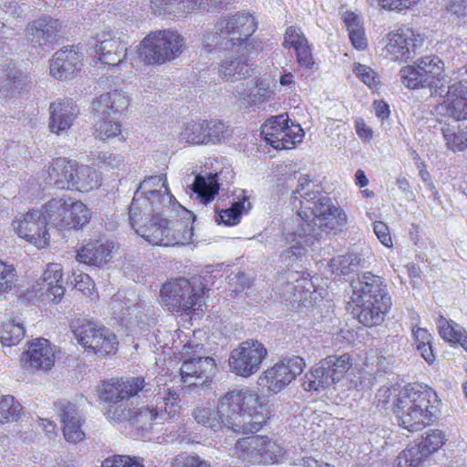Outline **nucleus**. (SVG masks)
<instances>
[{"mask_svg":"<svg viewBox=\"0 0 467 467\" xmlns=\"http://www.w3.org/2000/svg\"><path fill=\"white\" fill-rule=\"evenodd\" d=\"M49 130L57 135L67 130L78 115L76 106L68 99H61L52 102L49 106Z\"/></svg>","mask_w":467,"mask_h":467,"instance_id":"nucleus-23","label":"nucleus"},{"mask_svg":"<svg viewBox=\"0 0 467 467\" xmlns=\"http://www.w3.org/2000/svg\"><path fill=\"white\" fill-rule=\"evenodd\" d=\"M230 413L226 420V430L239 434L259 431L268 419L269 411L264 400L254 391L246 389L229 391Z\"/></svg>","mask_w":467,"mask_h":467,"instance_id":"nucleus-6","label":"nucleus"},{"mask_svg":"<svg viewBox=\"0 0 467 467\" xmlns=\"http://www.w3.org/2000/svg\"><path fill=\"white\" fill-rule=\"evenodd\" d=\"M297 55L298 63L306 68H311L314 65V59L311 53V50L308 47L307 41L306 44L301 45L297 48H296Z\"/></svg>","mask_w":467,"mask_h":467,"instance_id":"nucleus-63","label":"nucleus"},{"mask_svg":"<svg viewBox=\"0 0 467 467\" xmlns=\"http://www.w3.org/2000/svg\"><path fill=\"white\" fill-rule=\"evenodd\" d=\"M62 266L59 264H48L44 271L41 281L37 283L35 288L36 293H40V296L52 302H59L65 293V288L61 284Z\"/></svg>","mask_w":467,"mask_h":467,"instance_id":"nucleus-24","label":"nucleus"},{"mask_svg":"<svg viewBox=\"0 0 467 467\" xmlns=\"http://www.w3.org/2000/svg\"><path fill=\"white\" fill-rule=\"evenodd\" d=\"M352 310L358 321L365 327L380 325L392 306L391 297L383 278L370 272L358 275L351 282Z\"/></svg>","mask_w":467,"mask_h":467,"instance_id":"nucleus-4","label":"nucleus"},{"mask_svg":"<svg viewBox=\"0 0 467 467\" xmlns=\"http://www.w3.org/2000/svg\"><path fill=\"white\" fill-rule=\"evenodd\" d=\"M306 41L300 28L290 26L285 33L283 46L285 48L294 47L296 49L301 45L306 44Z\"/></svg>","mask_w":467,"mask_h":467,"instance_id":"nucleus-59","label":"nucleus"},{"mask_svg":"<svg viewBox=\"0 0 467 467\" xmlns=\"http://www.w3.org/2000/svg\"><path fill=\"white\" fill-rule=\"evenodd\" d=\"M254 17L244 11L223 16L202 37V49L218 56L224 55L218 70L225 80L238 81L250 76L252 66L247 62L241 49L256 30Z\"/></svg>","mask_w":467,"mask_h":467,"instance_id":"nucleus-1","label":"nucleus"},{"mask_svg":"<svg viewBox=\"0 0 467 467\" xmlns=\"http://www.w3.org/2000/svg\"><path fill=\"white\" fill-rule=\"evenodd\" d=\"M81 57L73 47H65L57 51L50 61V75L57 79L66 80L80 69Z\"/></svg>","mask_w":467,"mask_h":467,"instance_id":"nucleus-22","label":"nucleus"},{"mask_svg":"<svg viewBox=\"0 0 467 467\" xmlns=\"http://www.w3.org/2000/svg\"><path fill=\"white\" fill-rule=\"evenodd\" d=\"M445 433L438 429H431L421 434L416 441L427 456L438 451L446 442Z\"/></svg>","mask_w":467,"mask_h":467,"instance_id":"nucleus-43","label":"nucleus"},{"mask_svg":"<svg viewBox=\"0 0 467 467\" xmlns=\"http://www.w3.org/2000/svg\"><path fill=\"white\" fill-rule=\"evenodd\" d=\"M343 21L347 26L349 39L354 47L364 50L368 46V42L361 18L358 15L347 11L343 14Z\"/></svg>","mask_w":467,"mask_h":467,"instance_id":"nucleus-39","label":"nucleus"},{"mask_svg":"<svg viewBox=\"0 0 467 467\" xmlns=\"http://www.w3.org/2000/svg\"><path fill=\"white\" fill-rule=\"evenodd\" d=\"M61 29L57 19L50 16H42L26 26V36L33 47H44L51 45Z\"/></svg>","mask_w":467,"mask_h":467,"instance_id":"nucleus-18","label":"nucleus"},{"mask_svg":"<svg viewBox=\"0 0 467 467\" xmlns=\"http://www.w3.org/2000/svg\"><path fill=\"white\" fill-rule=\"evenodd\" d=\"M229 399L231 400V396L228 391L220 398L217 408H213L209 404L196 406L192 411V416L198 424L213 431L226 429V415L230 413L231 406L235 404L233 400L229 403Z\"/></svg>","mask_w":467,"mask_h":467,"instance_id":"nucleus-14","label":"nucleus"},{"mask_svg":"<svg viewBox=\"0 0 467 467\" xmlns=\"http://www.w3.org/2000/svg\"><path fill=\"white\" fill-rule=\"evenodd\" d=\"M58 414L65 439L73 443L84 440L85 432L82 430V425L85 419L79 409L71 402H64L59 406Z\"/></svg>","mask_w":467,"mask_h":467,"instance_id":"nucleus-21","label":"nucleus"},{"mask_svg":"<svg viewBox=\"0 0 467 467\" xmlns=\"http://www.w3.org/2000/svg\"><path fill=\"white\" fill-rule=\"evenodd\" d=\"M192 190L202 203H208L218 194L219 183L216 173L197 175L192 184Z\"/></svg>","mask_w":467,"mask_h":467,"instance_id":"nucleus-37","label":"nucleus"},{"mask_svg":"<svg viewBox=\"0 0 467 467\" xmlns=\"http://www.w3.org/2000/svg\"><path fill=\"white\" fill-rule=\"evenodd\" d=\"M119 420H128L141 429L150 428L153 423H161L164 419L162 406L148 405L138 410L121 408Z\"/></svg>","mask_w":467,"mask_h":467,"instance_id":"nucleus-25","label":"nucleus"},{"mask_svg":"<svg viewBox=\"0 0 467 467\" xmlns=\"http://www.w3.org/2000/svg\"><path fill=\"white\" fill-rule=\"evenodd\" d=\"M71 327L75 338L85 349L100 357H106L114 350L115 334L106 327L87 318H78Z\"/></svg>","mask_w":467,"mask_h":467,"instance_id":"nucleus-9","label":"nucleus"},{"mask_svg":"<svg viewBox=\"0 0 467 467\" xmlns=\"http://www.w3.org/2000/svg\"><path fill=\"white\" fill-rule=\"evenodd\" d=\"M98 394L104 414L110 420L115 421L117 414V383L114 379L103 382L98 390Z\"/></svg>","mask_w":467,"mask_h":467,"instance_id":"nucleus-38","label":"nucleus"},{"mask_svg":"<svg viewBox=\"0 0 467 467\" xmlns=\"http://www.w3.org/2000/svg\"><path fill=\"white\" fill-rule=\"evenodd\" d=\"M402 84L410 89L428 87V78L417 66L403 67L400 70Z\"/></svg>","mask_w":467,"mask_h":467,"instance_id":"nucleus-51","label":"nucleus"},{"mask_svg":"<svg viewBox=\"0 0 467 467\" xmlns=\"http://www.w3.org/2000/svg\"><path fill=\"white\" fill-rule=\"evenodd\" d=\"M117 99L116 91L105 93L93 103L97 114L95 124V135L101 140H106L116 136L117 117L114 103Z\"/></svg>","mask_w":467,"mask_h":467,"instance_id":"nucleus-13","label":"nucleus"},{"mask_svg":"<svg viewBox=\"0 0 467 467\" xmlns=\"http://www.w3.org/2000/svg\"><path fill=\"white\" fill-rule=\"evenodd\" d=\"M74 161L57 159L47 168L48 183L57 189L71 190Z\"/></svg>","mask_w":467,"mask_h":467,"instance_id":"nucleus-31","label":"nucleus"},{"mask_svg":"<svg viewBox=\"0 0 467 467\" xmlns=\"http://www.w3.org/2000/svg\"><path fill=\"white\" fill-rule=\"evenodd\" d=\"M25 327L15 320L5 322L0 328V341L3 346L11 347L17 345L25 336Z\"/></svg>","mask_w":467,"mask_h":467,"instance_id":"nucleus-48","label":"nucleus"},{"mask_svg":"<svg viewBox=\"0 0 467 467\" xmlns=\"http://www.w3.org/2000/svg\"><path fill=\"white\" fill-rule=\"evenodd\" d=\"M16 268L0 260V294L6 293L12 289L16 280Z\"/></svg>","mask_w":467,"mask_h":467,"instance_id":"nucleus-56","label":"nucleus"},{"mask_svg":"<svg viewBox=\"0 0 467 467\" xmlns=\"http://www.w3.org/2000/svg\"><path fill=\"white\" fill-rule=\"evenodd\" d=\"M373 229L375 234L382 244L387 247H390L392 245V240L387 224L382 222H375L373 223Z\"/></svg>","mask_w":467,"mask_h":467,"instance_id":"nucleus-64","label":"nucleus"},{"mask_svg":"<svg viewBox=\"0 0 467 467\" xmlns=\"http://www.w3.org/2000/svg\"><path fill=\"white\" fill-rule=\"evenodd\" d=\"M427 457L419 443L414 441L399 454L395 467H417Z\"/></svg>","mask_w":467,"mask_h":467,"instance_id":"nucleus-44","label":"nucleus"},{"mask_svg":"<svg viewBox=\"0 0 467 467\" xmlns=\"http://www.w3.org/2000/svg\"><path fill=\"white\" fill-rule=\"evenodd\" d=\"M194 216L179 202L132 225L135 233L152 245H184L192 241Z\"/></svg>","mask_w":467,"mask_h":467,"instance_id":"nucleus-3","label":"nucleus"},{"mask_svg":"<svg viewBox=\"0 0 467 467\" xmlns=\"http://www.w3.org/2000/svg\"><path fill=\"white\" fill-rule=\"evenodd\" d=\"M207 121L188 122L181 132V140L192 144H207Z\"/></svg>","mask_w":467,"mask_h":467,"instance_id":"nucleus-46","label":"nucleus"},{"mask_svg":"<svg viewBox=\"0 0 467 467\" xmlns=\"http://www.w3.org/2000/svg\"><path fill=\"white\" fill-rule=\"evenodd\" d=\"M216 370V363L213 358H190L182 364V380L190 386L202 385L214 377Z\"/></svg>","mask_w":467,"mask_h":467,"instance_id":"nucleus-17","label":"nucleus"},{"mask_svg":"<svg viewBox=\"0 0 467 467\" xmlns=\"http://www.w3.org/2000/svg\"><path fill=\"white\" fill-rule=\"evenodd\" d=\"M416 66L428 78L431 96H442L444 83L439 78L444 70V63L437 56H426L417 60Z\"/></svg>","mask_w":467,"mask_h":467,"instance_id":"nucleus-27","label":"nucleus"},{"mask_svg":"<svg viewBox=\"0 0 467 467\" xmlns=\"http://www.w3.org/2000/svg\"><path fill=\"white\" fill-rule=\"evenodd\" d=\"M448 14L455 16L463 23H467V0H448L445 5Z\"/></svg>","mask_w":467,"mask_h":467,"instance_id":"nucleus-60","label":"nucleus"},{"mask_svg":"<svg viewBox=\"0 0 467 467\" xmlns=\"http://www.w3.org/2000/svg\"><path fill=\"white\" fill-rule=\"evenodd\" d=\"M366 260L355 253L338 255L330 260L331 271L337 275H347L357 271L359 267L366 266Z\"/></svg>","mask_w":467,"mask_h":467,"instance_id":"nucleus-40","label":"nucleus"},{"mask_svg":"<svg viewBox=\"0 0 467 467\" xmlns=\"http://www.w3.org/2000/svg\"><path fill=\"white\" fill-rule=\"evenodd\" d=\"M30 84L28 76L20 70H15L7 76L5 83L1 87L0 92L3 96L13 97L26 90Z\"/></svg>","mask_w":467,"mask_h":467,"instance_id":"nucleus-47","label":"nucleus"},{"mask_svg":"<svg viewBox=\"0 0 467 467\" xmlns=\"http://www.w3.org/2000/svg\"><path fill=\"white\" fill-rule=\"evenodd\" d=\"M244 442L262 463H280L285 459V450L283 445L266 436H252L246 438Z\"/></svg>","mask_w":467,"mask_h":467,"instance_id":"nucleus-20","label":"nucleus"},{"mask_svg":"<svg viewBox=\"0 0 467 467\" xmlns=\"http://www.w3.org/2000/svg\"><path fill=\"white\" fill-rule=\"evenodd\" d=\"M441 132L449 150L452 151H462L467 148V127L459 129L443 126Z\"/></svg>","mask_w":467,"mask_h":467,"instance_id":"nucleus-45","label":"nucleus"},{"mask_svg":"<svg viewBox=\"0 0 467 467\" xmlns=\"http://www.w3.org/2000/svg\"><path fill=\"white\" fill-rule=\"evenodd\" d=\"M111 257L109 245L100 242L88 243L78 251L76 258L79 263L88 265H101Z\"/></svg>","mask_w":467,"mask_h":467,"instance_id":"nucleus-33","label":"nucleus"},{"mask_svg":"<svg viewBox=\"0 0 467 467\" xmlns=\"http://www.w3.org/2000/svg\"><path fill=\"white\" fill-rule=\"evenodd\" d=\"M149 384L145 383L143 378L130 377L126 379L119 381V401L124 399H130L140 392H148L150 389H148Z\"/></svg>","mask_w":467,"mask_h":467,"instance_id":"nucleus-50","label":"nucleus"},{"mask_svg":"<svg viewBox=\"0 0 467 467\" xmlns=\"http://www.w3.org/2000/svg\"><path fill=\"white\" fill-rule=\"evenodd\" d=\"M68 199L69 197L66 195L53 198L41 207L39 211H41L47 224L61 231V224L65 222L63 217L68 210Z\"/></svg>","mask_w":467,"mask_h":467,"instance_id":"nucleus-34","label":"nucleus"},{"mask_svg":"<svg viewBox=\"0 0 467 467\" xmlns=\"http://www.w3.org/2000/svg\"><path fill=\"white\" fill-rule=\"evenodd\" d=\"M12 225L20 238L26 239L37 248H43L49 241L47 224L39 210H31L21 214L13 221Z\"/></svg>","mask_w":467,"mask_h":467,"instance_id":"nucleus-12","label":"nucleus"},{"mask_svg":"<svg viewBox=\"0 0 467 467\" xmlns=\"http://www.w3.org/2000/svg\"><path fill=\"white\" fill-rule=\"evenodd\" d=\"M286 121H290L286 114H280L270 118L263 126L261 130L262 135L265 140L275 149L287 150L290 149V144L285 139V126Z\"/></svg>","mask_w":467,"mask_h":467,"instance_id":"nucleus-28","label":"nucleus"},{"mask_svg":"<svg viewBox=\"0 0 467 467\" xmlns=\"http://www.w3.org/2000/svg\"><path fill=\"white\" fill-rule=\"evenodd\" d=\"M109 38L105 35L99 36V44L96 46V53L99 56L100 64L107 65L114 71L117 67V42L112 36V33H108Z\"/></svg>","mask_w":467,"mask_h":467,"instance_id":"nucleus-41","label":"nucleus"},{"mask_svg":"<svg viewBox=\"0 0 467 467\" xmlns=\"http://www.w3.org/2000/svg\"><path fill=\"white\" fill-rule=\"evenodd\" d=\"M301 207L297 216L302 221L297 234L304 237L306 244H315L325 235L341 232L348 223L344 210L334 205L330 199L319 192H308L302 195Z\"/></svg>","mask_w":467,"mask_h":467,"instance_id":"nucleus-2","label":"nucleus"},{"mask_svg":"<svg viewBox=\"0 0 467 467\" xmlns=\"http://www.w3.org/2000/svg\"><path fill=\"white\" fill-rule=\"evenodd\" d=\"M67 204L68 210L63 217L65 222L61 224V231L81 227L89 222L91 212L82 202H75L69 197Z\"/></svg>","mask_w":467,"mask_h":467,"instance_id":"nucleus-36","label":"nucleus"},{"mask_svg":"<svg viewBox=\"0 0 467 467\" xmlns=\"http://www.w3.org/2000/svg\"><path fill=\"white\" fill-rule=\"evenodd\" d=\"M185 39L171 30L150 32L140 43V55L149 65L164 64L178 57L183 51Z\"/></svg>","mask_w":467,"mask_h":467,"instance_id":"nucleus-8","label":"nucleus"},{"mask_svg":"<svg viewBox=\"0 0 467 467\" xmlns=\"http://www.w3.org/2000/svg\"><path fill=\"white\" fill-rule=\"evenodd\" d=\"M171 467H211V464L199 456H185L174 459Z\"/></svg>","mask_w":467,"mask_h":467,"instance_id":"nucleus-62","label":"nucleus"},{"mask_svg":"<svg viewBox=\"0 0 467 467\" xmlns=\"http://www.w3.org/2000/svg\"><path fill=\"white\" fill-rule=\"evenodd\" d=\"M332 384H336L335 378L321 360L317 367L306 373L302 386L306 391H321Z\"/></svg>","mask_w":467,"mask_h":467,"instance_id":"nucleus-35","label":"nucleus"},{"mask_svg":"<svg viewBox=\"0 0 467 467\" xmlns=\"http://www.w3.org/2000/svg\"><path fill=\"white\" fill-rule=\"evenodd\" d=\"M397 416L400 425L410 431H415L431 423L432 412L420 410L418 408L409 409L397 406Z\"/></svg>","mask_w":467,"mask_h":467,"instance_id":"nucleus-32","label":"nucleus"},{"mask_svg":"<svg viewBox=\"0 0 467 467\" xmlns=\"http://www.w3.org/2000/svg\"><path fill=\"white\" fill-rule=\"evenodd\" d=\"M285 139H288L287 141L290 144V149L294 148L296 143L302 141L305 132L303 129L298 124H294L291 120L286 121V125L285 126Z\"/></svg>","mask_w":467,"mask_h":467,"instance_id":"nucleus-61","label":"nucleus"},{"mask_svg":"<svg viewBox=\"0 0 467 467\" xmlns=\"http://www.w3.org/2000/svg\"><path fill=\"white\" fill-rule=\"evenodd\" d=\"M436 324L440 336L448 342L456 343V341H460L465 331L459 324L446 319L441 315L439 316Z\"/></svg>","mask_w":467,"mask_h":467,"instance_id":"nucleus-52","label":"nucleus"},{"mask_svg":"<svg viewBox=\"0 0 467 467\" xmlns=\"http://www.w3.org/2000/svg\"><path fill=\"white\" fill-rule=\"evenodd\" d=\"M22 410L19 402L10 395L0 397V423L16 420Z\"/></svg>","mask_w":467,"mask_h":467,"instance_id":"nucleus-53","label":"nucleus"},{"mask_svg":"<svg viewBox=\"0 0 467 467\" xmlns=\"http://www.w3.org/2000/svg\"><path fill=\"white\" fill-rule=\"evenodd\" d=\"M178 202L171 193L165 174L145 177L140 182L134 193L128 221L130 226L148 221L149 217L159 213L166 212L177 205Z\"/></svg>","mask_w":467,"mask_h":467,"instance_id":"nucleus-5","label":"nucleus"},{"mask_svg":"<svg viewBox=\"0 0 467 467\" xmlns=\"http://www.w3.org/2000/svg\"><path fill=\"white\" fill-rule=\"evenodd\" d=\"M431 398H436V393L432 389L418 383L410 384L400 392L397 406L431 411Z\"/></svg>","mask_w":467,"mask_h":467,"instance_id":"nucleus-26","label":"nucleus"},{"mask_svg":"<svg viewBox=\"0 0 467 467\" xmlns=\"http://www.w3.org/2000/svg\"><path fill=\"white\" fill-rule=\"evenodd\" d=\"M231 136L230 130L222 121H207L206 139L207 144L220 143Z\"/></svg>","mask_w":467,"mask_h":467,"instance_id":"nucleus-55","label":"nucleus"},{"mask_svg":"<svg viewBox=\"0 0 467 467\" xmlns=\"http://www.w3.org/2000/svg\"><path fill=\"white\" fill-rule=\"evenodd\" d=\"M20 361L27 370H48L55 363V353L48 340L36 338L28 344Z\"/></svg>","mask_w":467,"mask_h":467,"instance_id":"nucleus-16","label":"nucleus"},{"mask_svg":"<svg viewBox=\"0 0 467 467\" xmlns=\"http://www.w3.org/2000/svg\"><path fill=\"white\" fill-rule=\"evenodd\" d=\"M101 184L99 173L88 165H80L74 161L71 190L90 192Z\"/></svg>","mask_w":467,"mask_h":467,"instance_id":"nucleus-30","label":"nucleus"},{"mask_svg":"<svg viewBox=\"0 0 467 467\" xmlns=\"http://www.w3.org/2000/svg\"><path fill=\"white\" fill-rule=\"evenodd\" d=\"M266 356L267 349L261 342L246 340L231 352L229 367L232 372L246 378L259 370Z\"/></svg>","mask_w":467,"mask_h":467,"instance_id":"nucleus-10","label":"nucleus"},{"mask_svg":"<svg viewBox=\"0 0 467 467\" xmlns=\"http://www.w3.org/2000/svg\"><path fill=\"white\" fill-rule=\"evenodd\" d=\"M245 201L246 197H244L242 202H234L230 208L222 210L216 217V222L223 223L225 225L237 224L243 211L245 209Z\"/></svg>","mask_w":467,"mask_h":467,"instance_id":"nucleus-54","label":"nucleus"},{"mask_svg":"<svg viewBox=\"0 0 467 467\" xmlns=\"http://www.w3.org/2000/svg\"><path fill=\"white\" fill-rule=\"evenodd\" d=\"M353 71L357 77L370 88H377L379 84V75L369 67L357 64L355 65Z\"/></svg>","mask_w":467,"mask_h":467,"instance_id":"nucleus-57","label":"nucleus"},{"mask_svg":"<svg viewBox=\"0 0 467 467\" xmlns=\"http://www.w3.org/2000/svg\"><path fill=\"white\" fill-rule=\"evenodd\" d=\"M296 275H298V274H292L290 276L291 280L282 283L278 287V291L290 304L305 305L308 299V295L312 294L310 290L312 285L307 279L298 278Z\"/></svg>","mask_w":467,"mask_h":467,"instance_id":"nucleus-29","label":"nucleus"},{"mask_svg":"<svg viewBox=\"0 0 467 467\" xmlns=\"http://www.w3.org/2000/svg\"><path fill=\"white\" fill-rule=\"evenodd\" d=\"M322 361L332 377L335 378L336 383H337L352 367V359L348 353L340 356H328L322 359Z\"/></svg>","mask_w":467,"mask_h":467,"instance_id":"nucleus-42","label":"nucleus"},{"mask_svg":"<svg viewBox=\"0 0 467 467\" xmlns=\"http://www.w3.org/2000/svg\"><path fill=\"white\" fill-rule=\"evenodd\" d=\"M444 114L456 120L467 119V79L462 78L448 86L441 105Z\"/></svg>","mask_w":467,"mask_h":467,"instance_id":"nucleus-19","label":"nucleus"},{"mask_svg":"<svg viewBox=\"0 0 467 467\" xmlns=\"http://www.w3.org/2000/svg\"><path fill=\"white\" fill-rule=\"evenodd\" d=\"M304 367L300 357L284 358L264 372L259 378L260 384L268 391L278 393L302 373Z\"/></svg>","mask_w":467,"mask_h":467,"instance_id":"nucleus-11","label":"nucleus"},{"mask_svg":"<svg viewBox=\"0 0 467 467\" xmlns=\"http://www.w3.org/2000/svg\"><path fill=\"white\" fill-rule=\"evenodd\" d=\"M204 285L200 277L178 278L163 285L161 296L165 305L175 312L201 309L203 303Z\"/></svg>","mask_w":467,"mask_h":467,"instance_id":"nucleus-7","label":"nucleus"},{"mask_svg":"<svg viewBox=\"0 0 467 467\" xmlns=\"http://www.w3.org/2000/svg\"><path fill=\"white\" fill-rule=\"evenodd\" d=\"M179 395L175 391L169 390L167 395L158 400L156 404L162 406L164 419L166 420V415L170 417H173L178 409H179Z\"/></svg>","mask_w":467,"mask_h":467,"instance_id":"nucleus-58","label":"nucleus"},{"mask_svg":"<svg viewBox=\"0 0 467 467\" xmlns=\"http://www.w3.org/2000/svg\"><path fill=\"white\" fill-rule=\"evenodd\" d=\"M423 39L416 36L414 31L408 27L399 28L388 35V43L385 50L392 56L393 60H408L413 57L415 48L420 46Z\"/></svg>","mask_w":467,"mask_h":467,"instance_id":"nucleus-15","label":"nucleus"},{"mask_svg":"<svg viewBox=\"0 0 467 467\" xmlns=\"http://www.w3.org/2000/svg\"><path fill=\"white\" fill-rule=\"evenodd\" d=\"M297 230L294 233H290L287 234V241L290 243V247L285 250L280 257L282 262L289 265L290 263L296 261L299 257L304 254V251L306 247L312 246L313 244H306L304 242V237L299 236L297 234Z\"/></svg>","mask_w":467,"mask_h":467,"instance_id":"nucleus-49","label":"nucleus"}]
</instances>
